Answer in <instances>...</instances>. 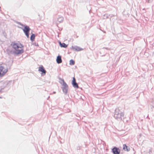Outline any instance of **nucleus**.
<instances>
[{
	"label": "nucleus",
	"mask_w": 154,
	"mask_h": 154,
	"mask_svg": "<svg viewBox=\"0 0 154 154\" xmlns=\"http://www.w3.org/2000/svg\"><path fill=\"white\" fill-rule=\"evenodd\" d=\"M11 45L15 50L16 54H18L23 52V46L21 44L12 42Z\"/></svg>",
	"instance_id": "obj_1"
},
{
	"label": "nucleus",
	"mask_w": 154,
	"mask_h": 154,
	"mask_svg": "<svg viewBox=\"0 0 154 154\" xmlns=\"http://www.w3.org/2000/svg\"><path fill=\"white\" fill-rule=\"evenodd\" d=\"M124 116V113L121 112L119 108L116 109L114 114V117L116 119L121 120H122V117Z\"/></svg>",
	"instance_id": "obj_2"
},
{
	"label": "nucleus",
	"mask_w": 154,
	"mask_h": 154,
	"mask_svg": "<svg viewBox=\"0 0 154 154\" xmlns=\"http://www.w3.org/2000/svg\"><path fill=\"white\" fill-rule=\"evenodd\" d=\"M59 79L61 80L63 82L62 89L63 92L65 94H66L68 92V86L66 83L64 82V80L61 78H60Z\"/></svg>",
	"instance_id": "obj_3"
},
{
	"label": "nucleus",
	"mask_w": 154,
	"mask_h": 154,
	"mask_svg": "<svg viewBox=\"0 0 154 154\" xmlns=\"http://www.w3.org/2000/svg\"><path fill=\"white\" fill-rule=\"evenodd\" d=\"M7 71V69L4 68L3 66H0V77L4 75Z\"/></svg>",
	"instance_id": "obj_4"
},
{
	"label": "nucleus",
	"mask_w": 154,
	"mask_h": 154,
	"mask_svg": "<svg viewBox=\"0 0 154 154\" xmlns=\"http://www.w3.org/2000/svg\"><path fill=\"white\" fill-rule=\"evenodd\" d=\"M30 30V29L29 28V27L27 26H25L24 28L23 29L26 35L28 38L29 37V33Z\"/></svg>",
	"instance_id": "obj_5"
},
{
	"label": "nucleus",
	"mask_w": 154,
	"mask_h": 154,
	"mask_svg": "<svg viewBox=\"0 0 154 154\" xmlns=\"http://www.w3.org/2000/svg\"><path fill=\"white\" fill-rule=\"evenodd\" d=\"M112 151L113 154H120V152L119 149L116 147H114L112 149Z\"/></svg>",
	"instance_id": "obj_6"
},
{
	"label": "nucleus",
	"mask_w": 154,
	"mask_h": 154,
	"mask_svg": "<svg viewBox=\"0 0 154 154\" xmlns=\"http://www.w3.org/2000/svg\"><path fill=\"white\" fill-rule=\"evenodd\" d=\"M72 84L73 87L78 88L79 86L78 84L76 82V80L74 77L73 78V80L72 81Z\"/></svg>",
	"instance_id": "obj_7"
},
{
	"label": "nucleus",
	"mask_w": 154,
	"mask_h": 154,
	"mask_svg": "<svg viewBox=\"0 0 154 154\" xmlns=\"http://www.w3.org/2000/svg\"><path fill=\"white\" fill-rule=\"evenodd\" d=\"M72 48L73 50L77 51H79L83 50V49L77 46H72Z\"/></svg>",
	"instance_id": "obj_8"
},
{
	"label": "nucleus",
	"mask_w": 154,
	"mask_h": 154,
	"mask_svg": "<svg viewBox=\"0 0 154 154\" xmlns=\"http://www.w3.org/2000/svg\"><path fill=\"white\" fill-rule=\"evenodd\" d=\"M38 71L42 72L41 73L42 75V74H43V75L45 74L46 71L43 66L40 67L39 68Z\"/></svg>",
	"instance_id": "obj_9"
},
{
	"label": "nucleus",
	"mask_w": 154,
	"mask_h": 154,
	"mask_svg": "<svg viewBox=\"0 0 154 154\" xmlns=\"http://www.w3.org/2000/svg\"><path fill=\"white\" fill-rule=\"evenodd\" d=\"M56 61L57 63L58 64H59L62 63V60L61 56L58 55L57 57V58L56 59Z\"/></svg>",
	"instance_id": "obj_10"
},
{
	"label": "nucleus",
	"mask_w": 154,
	"mask_h": 154,
	"mask_svg": "<svg viewBox=\"0 0 154 154\" xmlns=\"http://www.w3.org/2000/svg\"><path fill=\"white\" fill-rule=\"evenodd\" d=\"M7 84L5 83H4L2 86L0 87V92L2 93L4 91V88L6 87Z\"/></svg>",
	"instance_id": "obj_11"
},
{
	"label": "nucleus",
	"mask_w": 154,
	"mask_h": 154,
	"mask_svg": "<svg viewBox=\"0 0 154 154\" xmlns=\"http://www.w3.org/2000/svg\"><path fill=\"white\" fill-rule=\"evenodd\" d=\"M59 44L61 47L66 48L67 45L64 43H61L60 42H59Z\"/></svg>",
	"instance_id": "obj_12"
},
{
	"label": "nucleus",
	"mask_w": 154,
	"mask_h": 154,
	"mask_svg": "<svg viewBox=\"0 0 154 154\" xmlns=\"http://www.w3.org/2000/svg\"><path fill=\"white\" fill-rule=\"evenodd\" d=\"M63 20V18L62 17H59L57 18V21L59 23L62 22Z\"/></svg>",
	"instance_id": "obj_13"
},
{
	"label": "nucleus",
	"mask_w": 154,
	"mask_h": 154,
	"mask_svg": "<svg viewBox=\"0 0 154 154\" xmlns=\"http://www.w3.org/2000/svg\"><path fill=\"white\" fill-rule=\"evenodd\" d=\"M128 146L126 144H124L123 145V149L125 151H130V148H128Z\"/></svg>",
	"instance_id": "obj_14"
},
{
	"label": "nucleus",
	"mask_w": 154,
	"mask_h": 154,
	"mask_svg": "<svg viewBox=\"0 0 154 154\" xmlns=\"http://www.w3.org/2000/svg\"><path fill=\"white\" fill-rule=\"evenodd\" d=\"M35 36L34 34H32L30 37V40L33 41L35 39Z\"/></svg>",
	"instance_id": "obj_15"
},
{
	"label": "nucleus",
	"mask_w": 154,
	"mask_h": 154,
	"mask_svg": "<svg viewBox=\"0 0 154 154\" xmlns=\"http://www.w3.org/2000/svg\"><path fill=\"white\" fill-rule=\"evenodd\" d=\"M75 64V61L72 60H71L69 61V64L70 65H74Z\"/></svg>",
	"instance_id": "obj_16"
},
{
	"label": "nucleus",
	"mask_w": 154,
	"mask_h": 154,
	"mask_svg": "<svg viewBox=\"0 0 154 154\" xmlns=\"http://www.w3.org/2000/svg\"><path fill=\"white\" fill-rule=\"evenodd\" d=\"M103 48H105V49H106L107 50H109V49L108 48H105V47H104Z\"/></svg>",
	"instance_id": "obj_17"
},
{
	"label": "nucleus",
	"mask_w": 154,
	"mask_h": 154,
	"mask_svg": "<svg viewBox=\"0 0 154 154\" xmlns=\"http://www.w3.org/2000/svg\"><path fill=\"white\" fill-rule=\"evenodd\" d=\"M149 152H152V150H151V149H150L149 150Z\"/></svg>",
	"instance_id": "obj_18"
},
{
	"label": "nucleus",
	"mask_w": 154,
	"mask_h": 154,
	"mask_svg": "<svg viewBox=\"0 0 154 154\" xmlns=\"http://www.w3.org/2000/svg\"><path fill=\"white\" fill-rule=\"evenodd\" d=\"M6 51H7V52H8V51H9V49H7L6 50Z\"/></svg>",
	"instance_id": "obj_19"
},
{
	"label": "nucleus",
	"mask_w": 154,
	"mask_h": 154,
	"mask_svg": "<svg viewBox=\"0 0 154 154\" xmlns=\"http://www.w3.org/2000/svg\"><path fill=\"white\" fill-rule=\"evenodd\" d=\"M20 24L21 25H22V24L21 23H20Z\"/></svg>",
	"instance_id": "obj_20"
},
{
	"label": "nucleus",
	"mask_w": 154,
	"mask_h": 154,
	"mask_svg": "<svg viewBox=\"0 0 154 154\" xmlns=\"http://www.w3.org/2000/svg\"><path fill=\"white\" fill-rule=\"evenodd\" d=\"M55 93V92H53V93Z\"/></svg>",
	"instance_id": "obj_21"
},
{
	"label": "nucleus",
	"mask_w": 154,
	"mask_h": 154,
	"mask_svg": "<svg viewBox=\"0 0 154 154\" xmlns=\"http://www.w3.org/2000/svg\"><path fill=\"white\" fill-rule=\"evenodd\" d=\"M2 98V97H0V98Z\"/></svg>",
	"instance_id": "obj_22"
},
{
	"label": "nucleus",
	"mask_w": 154,
	"mask_h": 154,
	"mask_svg": "<svg viewBox=\"0 0 154 154\" xmlns=\"http://www.w3.org/2000/svg\"><path fill=\"white\" fill-rule=\"evenodd\" d=\"M149 154H150V153Z\"/></svg>",
	"instance_id": "obj_23"
}]
</instances>
